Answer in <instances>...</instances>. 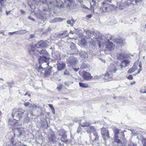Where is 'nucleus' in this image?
Segmentation results:
<instances>
[{
    "label": "nucleus",
    "mask_w": 146,
    "mask_h": 146,
    "mask_svg": "<svg viewBox=\"0 0 146 146\" xmlns=\"http://www.w3.org/2000/svg\"><path fill=\"white\" fill-rule=\"evenodd\" d=\"M35 46H31L28 49L29 53L32 55H40V58L38 59L40 64L43 63L49 66V63L48 62L49 58L48 52L45 50H42L39 51L38 48L35 47Z\"/></svg>",
    "instance_id": "1"
},
{
    "label": "nucleus",
    "mask_w": 146,
    "mask_h": 146,
    "mask_svg": "<svg viewBox=\"0 0 146 146\" xmlns=\"http://www.w3.org/2000/svg\"><path fill=\"white\" fill-rule=\"evenodd\" d=\"M25 111V110L21 108L13 110L12 116L13 119V121H15V123L17 122L21 118Z\"/></svg>",
    "instance_id": "2"
},
{
    "label": "nucleus",
    "mask_w": 146,
    "mask_h": 146,
    "mask_svg": "<svg viewBox=\"0 0 146 146\" xmlns=\"http://www.w3.org/2000/svg\"><path fill=\"white\" fill-rule=\"evenodd\" d=\"M117 70L116 66L113 64H111L108 68L107 73L105 74V79L110 80L112 77V74L115 73Z\"/></svg>",
    "instance_id": "3"
},
{
    "label": "nucleus",
    "mask_w": 146,
    "mask_h": 146,
    "mask_svg": "<svg viewBox=\"0 0 146 146\" xmlns=\"http://www.w3.org/2000/svg\"><path fill=\"white\" fill-rule=\"evenodd\" d=\"M16 129H18V134H17L18 137H20L24 135L25 134V131L23 128H20L22 126L21 123H19L18 122L14 123L12 124H11Z\"/></svg>",
    "instance_id": "4"
},
{
    "label": "nucleus",
    "mask_w": 146,
    "mask_h": 146,
    "mask_svg": "<svg viewBox=\"0 0 146 146\" xmlns=\"http://www.w3.org/2000/svg\"><path fill=\"white\" fill-rule=\"evenodd\" d=\"M49 13L48 11L46 9H43L42 11H38L35 15L38 19H40L44 21L46 19V16Z\"/></svg>",
    "instance_id": "5"
},
{
    "label": "nucleus",
    "mask_w": 146,
    "mask_h": 146,
    "mask_svg": "<svg viewBox=\"0 0 146 146\" xmlns=\"http://www.w3.org/2000/svg\"><path fill=\"white\" fill-rule=\"evenodd\" d=\"M102 5L100 9H102L104 12L109 11L112 10L113 9V6L107 3L106 2L102 3Z\"/></svg>",
    "instance_id": "6"
},
{
    "label": "nucleus",
    "mask_w": 146,
    "mask_h": 146,
    "mask_svg": "<svg viewBox=\"0 0 146 146\" xmlns=\"http://www.w3.org/2000/svg\"><path fill=\"white\" fill-rule=\"evenodd\" d=\"M78 62V59L74 57H68L67 60V63L70 66H76Z\"/></svg>",
    "instance_id": "7"
},
{
    "label": "nucleus",
    "mask_w": 146,
    "mask_h": 146,
    "mask_svg": "<svg viewBox=\"0 0 146 146\" xmlns=\"http://www.w3.org/2000/svg\"><path fill=\"white\" fill-rule=\"evenodd\" d=\"M127 1H125L124 3H122L121 4V6L123 7H124L125 6H129L131 5V6H133L134 5L132 3L133 2L136 3L137 5L141 3V0H127Z\"/></svg>",
    "instance_id": "8"
},
{
    "label": "nucleus",
    "mask_w": 146,
    "mask_h": 146,
    "mask_svg": "<svg viewBox=\"0 0 146 146\" xmlns=\"http://www.w3.org/2000/svg\"><path fill=\"white\" fill-rule=\"evenodd\" d=\"M79 73L85 80H91L93 78V77L90 74L86 71L79 72Z\"/></svg>",
    "instance_id": "9"
},
{
    "label": "nucleus",
    "mask_w": 146,
    "mask_h": 146,
    "mask_svg": "<svg viewBox=\"0 0 146 146\" xmlns=\"http://www.w3.org/2000/svg\"><path fill=\"white\" fill-rule=\"evenodd\" d=\"M39 1L43 3H46L48 5L49 8L51 9L54 7L56 3H57L56 0L50 1H47L46 0H39Z\"/></svg>",
    "instance_id": "10"
},
{
    "label": "nucleus",
    "mask_w": 146,
    "mask_h": 146,
    "mask_svg": "<svg viewBox=\"0 0 146 146\" xmlns=\"http://www.w3.org/2000/svg\"><path fill=\"white\" fill-rule=\"evenodd\" d=\"M101 134L104 140H106L110 137L108 130L104 127L102 129Z\"/></svg>",
    "instance_id": "11"
},
{
    "label": "nucleus",
    "mask_w": 146,
    "mask_h": 146,
    "mask_svg": "<svg viewBox=\"0 0 146 146\" xmlns=\"http://www.w3.org/2000/svg\"><path fill=\"white\" fill-rule=\"evenodd\" d=\"M56 64L57 68L58 71H61L64 70L65 67V64L63 62L59 61H57Z\"/></svg>",
    "instance_id": "12"
},
{
    "label": "nucleus",
    "mask_w": 146,
    "mask_h": 146,
    "mask_svg": "<svg viewBox=\"0 0 146 146\" xmlns=\"http://www.w3.org/2000/svg\"><path fill=\"white\" fill-rule=\"evenodd\" d=\"M87 36L88 37L87 38H90V37L91 35H94L96 36L95 37L96 38H98L99 36V33L98 32H95L94 31H87L86 32Z\"/></svg>",
    "instance_id": "13"
},
{
    "label": "nucleus",
    "mask_w": 146,
    "mask_h": 146,
    "mask_svg": "<svg viewBox=\"0 0 146 146\" xmlns=\"http://www.w3.org/2000/svg\"><path fill=\"white\" fill-rule=\"evenodd\" d=\"M47 45L46 42L43 40H40L38 42V43L36 45H32L31 46H35V47L38 48L42 47H46Z\"/></svg>",
    "instance_id": "14"
},
{
    "label": "nucleus",
    "mask_w": 146,
    "mask_h": 146,
    "mask_svg": "<svg viewBox=\"0 0 146 146\" xmlns=\"http://www.w3.org/2000/svg\"><path fill=\"white\" fill-rule=\"evenodd\" d=\"M52 57L54 60H56L57 61H59L61 60L60 55L58 52H53L52 53Z\"/></svg>",
    "instance_id": "15"
},
{
    "label": "nucleus",
    "mask_w": 146,
    "mask_h": 146,
    "mask_svg": "<svg viewBox=\"0 0 146 146\" xmlns=\"http://www.w3.org/2000/svg\"><path fill=\"white\" fill-rule=\"evenodd\" d=\"M129 62L127 60H124L121 62V64L119 65L120 68L122 69L123 68H125L128 65Z\"/></svg>",
    "instance_id": "16"
},
{
    "label": "nucleus",
    "mask_w": 146,
    "mask_h": 146,
    "mask_svg": "<svg viewBox=\"0 0 146 146\" xmlns=\"http://www.w3.org/2000/svg\"><path fill=\"white\" fill-rule=\"evenodd\" d=\"M106 47L107 49L111 51L113 50L114 49V45L111 42H108Z\"/></svg>",
    "instance_id": "17"
},
{
    "label": "nucleus",
    "mask_w": 146,
    "mask_h": 146,
    "mask_svg": "<svg viewBox=\"0 0 146 146\" xmlns=\"http://www.w3.org/2000/svg\"><path fill=\"white\" fill-rule=\"evenodd\" d=\"M89 127L88 128V129L86 130V131L88 134H91V133H93L96 132V129L95 127L93 126H89Z\"/></svg>",
    "instance_id": "18"
},
{
    "label": "nucleus",
    "mask_w": 146,
    "mask_h": 146,
    "mask_svg": "<svg viewBox=\"0 0 146 146\" xmlns=\"http://www.w3.org/2000/svg\"><path fill=\"white\" fill-rule=\"evenodd\" d=\"M49 141L53 143L56 142V141L57 139L54 133H51L49 137Z\"/></svg>",
    "instance_id": "19"
},
{
    "label": "nucleus",
    "mask_w": 146,
    "mask_h": 146,
    "mask_svg": "<svg viewBox=\"0 0 146 146\" xmlns=\"http://www.w3.org/2000/svg\"><path fill=\"white\" fill-rule=\"evenodd\" d=\"M70 48L72 51L74 53H77L78 51V49L76 48L75 44L73 42H71L70 45Z\"/></svg>",
    "instance_id": "20"
},
{
    "label": "nucleus",
    "mask_w": 146,
    "mask_h": 146,
    "mask_svg": "<svg viewBox=\"0 0 146 146\" xmlns=\"http://www.w3.org/2000/svg\"><path fill=\"white\" fill-rule=\"evenodd\" d=\"M90 137H91L93 139V143H95L96 141L98 140L99 139V136H98V134L97 133H93V135L92 137L90 136Z\"/></svg>",
    "instance_id": "21"
},
{
    "label": "nucleus",
    "mask_w": 146,
    "mask_h": 146,
    "mask_svg": "<svg viewBox=\"0 0 146 146\" xmlns=\"http://www.w3.org/2000/svg\"><path fill=\"white\" fill-rule=\"evenodd\" d=\"M125 41L122 38H119L115 40V43L120 45H123L124 44Z\"/></svg>",
    "instance_id": "22"
},
{
    "label": "nucleus",
    "mask_w": 146,
    "mask_h": 146,
    "mask_svg": "<svg viewBox=\"0 0 146 146\" xmlns=\"http://www.w3.org/2000/svg\"><path fill=\"white\" fill-rule=\"evenodd\" d=\"M90 124V122L85 121L84 122H80L79 125L82 127H88L89 126Z\"/></svg>",
    "instance_id": "23"
},
{
    "label": "nucleus",
    "mask_w": 146,
    "mask_h": 146,
    "mask_svg": "<svg viewBox=\"0 0 146 146\" xmlns=\"http://www.w3.org/2000/svg\"><path fill=\"white\" fill-rule=\"evenodd\" d=\"M29 113L28 112L25 114L24 118V121L25 123H28L29 120V118L28 117Z\"/></svg>",
    "instance_id": "24"
},
{
    "label": "nucleus",
    "mask_w": 146,
    "mask_h": 146,
    "mask_svg": "<svg viewBox=\"0 0 146 146\" xmlns=\"http://www.w3.org/2000/svg\"><path fill=\"white\" fill-rule=\"evenodd\" d=\"M116 142L117 143V145H119L125 146L127 142H124L123 141H122L119 139L116 142Z\"/></svg>",
    "instance_id": "25"
},
{
    "label": "nucleus",
    "mask_w": 146,
    "mask_h": 146,
    "mask_svg": "<svg viewBox=\"0 0 146 146\" xmlns=\"http://www.w3.org/2000/svg\"><path fill=\"white\" fill-rule=\"evenodd\" d=\"M79 55L82 58H86L88 57V54L87 53L84 51L81 52L79 54Z\"/></svg>",
    "instance_id": "26"
},
{
    "label": "nucleus",
    "mask_w": 146,
    "mask_h": 146,
    "mask_svg": "<svg viewBox=\"0 0 146 146\" xmlns=\"http://www.w3.org/2000/svg\"><path fill=\"white\" fill-rule=\"evenodd\" d=\"M89 137L90 138V142L92 145L93 146H99V143H98V140L97 141H96V142H95V143H93V139H92L91 137H90V136L89 135Z\"/></svg>",
    "instance_id": "27"
},
{
    "label": "nucleus",
    "mask_w": 146,
    "mask_h": 146,
    "mask_svg": "<svg viewBox=\"0 0 146 146\" xmlns=\"http://www.w3.org/2000/svg\"><path fill=\"white\" fill-rule=\"evenodd\" d=\"M137 68L136 66H133L132 67L130 68L127 72L129 74H131L134 72L137 69Z\"/></svg>",
    "instance_id": "28"
},
{
    "label": "nucleus",
    "mask_w": 146,
    "mask_h": 146,
    "mask_svg": "<svg viewBox=\"0 0 146 146\" xmlns=\"http://www.w3.org/2000/svg\"><path fill=\"white\" fill-rule=\"evenodd\" d=\"M15 32V35L23 34L26 33L27 32L26 30H20Z\"/></svg>",
    "instance_id": "29"
},
{
    "label": "nucleus",
    "mask_w": 146,
    "mask_h": 146,
    "mask_svg": "<svg viewBox=\"0 0 146 146\" xmlns=\"http://www.w3.org/2000/svg\"><path fill=\"white\" fill-rule=\"evenodd\" d=\"M89 67V65L85 63H82L80 65V68L82 69L88 68Z\"/></svg>",
    "instance_id": "30"
},
{
    "label": "nucleus",
    "mask_w": 146,
    "mask_h": 146,
    "mask_svg": "<svg viewBox=\"0 0 146 146\" xmlns=\"http://www.w3.org/2000/svg\"><path fill=\"white\" fill-rule=\"evenodd\" d=\"M79 84L80 87L83 88H88L89 87L88 85L86 83H84L80 82L79 83Z\"/></svg>",
    "instance_id": "31"
},
{
    "label": "nucleus",
    "mask_w": 146,
    "mask_h": 146,
    "mask_svg": "<svg viewBox=\"0 0 146 146\" xmlns=\"http://www.w3.org/2000/svg\"><path fill=\"white\" fill-rule=\"evenodd\" d=\"M68 34L67 31H65L64 32L60 34V36H62L63 38H64L68 36Z\"/></svg>",
    "instance_id": "32"
},
{
    "label": "nucleus",
    "mask_w": 146,
    "mask_h": 146,
    "mask_svg": "<svg viewBox=\"0 0 146 146\" xmlns=\"http://www.w3.org/2000/svg\"><path fill=\"white\" fill-rule=\"evenodd\" d=\"M121 135V136H120V139L122 140L124 142H127V141L126 138L125 137V134L123 132H122Z\"/></svg>",
    "instance_id": "33"
},
{
    "label": "nucleus",
    "mask_w": 146,
    "mask_h": 146,
    "mask_svg": "<svg viewBox=\"0 0 146 146\" xmlns=\"http://www.w3.org/2000/svg\"><path fill=\"white\" fill-rule=\"evenodd\" d=\"M128 146H137V144L132 141H130L128 143Z\"/></svg>",
    "instance_id": "34"
},
{
    "label": "nucleus",
    "mask_w": 146,
    "mask_h": 146,
    "mask_svg": "<svg viewBox=\"0 0 146 146\" xmlns=\"http://www.w3.org/2000/svg\"><path fill=\"white\" fill-rule=\"evenodd\" d=\"M29 107L30 108H31L34 109H36L37 106L35 104L31 103L30 104Z\"/></svg>",
    "instance_id": "35"
},
{
    "label": "nucleus",
    "mask_w": 146,
    "mask_h": 146,
    "mask_svg": "<svg viewBox=\"0 0 146 146\" xmlns=\"http://www.w3.org/2000/svg\"><path fill=\"white\" fill-rule=\"evenodd\" d=\"M5 3L0 1V12L1 11L2 8L5 5Z\"/></svg>",
    "instance_id": "36"
},
{
    "label": "nucleus",
    "mask_w": 146,
    "mask_h": 146,
    "mask_svg": "<svg viewBox=\"0 0 146 146\" xmlns=\"http://www.w3.org/2000/svg\"><path fill=\"white\" fill-rule=\"evenodd\" d=\"M52 72V71L50 70H48L45 71V73L46 75L48 76L50 75Z\"/></svg>",
    "instance_id": "37"
},
{
    "label": "nucleus",
    "mask_w": 146,
    "mask_h": 146,
    "mask_svg": "<svg viewBox=\"0 0 146 146\" xmlns=\"http://www.w3.org/2000/svg\"><path fill=\"white\" fill-rule=\"evenodd\" d=\"M119 136L117 134H114V140L115 142L118 140V139Z\"/></svg>",
    "instance_id": "38"
},
{
    "label": "nucleus",
    "mask_w": 146,
    "mask_h": 146,
    "mask_svg": "<svg viewBox=\"0 0 146 146\" xmlns=\"http://www.w3.org/2000/svg\"><path fill=\"white\" fill-rule=\"evenodd\" d=\"M113 131L114 133V134H117L119 133V130L117 129L116 128L113 129Z\"/></svg>",
    "instance_id": "39"
},
{
    "label": "nucleus",
    "mask_w": 146,
    "mask_h": 146,
    "mask_svg": "<svg viewBox=\"0 0 146 146\" xmlns=\"http://www.w3.org/2000/svg\"><path fill=\"white\" fill-rule=\"evenodd\" d=\"M117 57L119 59H123L124 58L123 54H117Z\"/></svg>",
    "instance_id": "40"
},
{
    "label": "nucleus",
    "mask_w": 146,
    "mask_h": 146,
    "mask_svg": "<svg viewBox=\"0 0 146 146\" xmlns=\"http://www.w3.org/2000/svg\"><path fill=\"white\" fill-rule=\"evenodd\" d=\"M63 86V85L62 84H59L58 86L57 87V89L59 90H61L62 89V87Z\"/></svg>",
    "instance_id": "41"
},
{
    "label": "nucleus",
    "mask_w": 146,
    "mask_h": 146,
    "mask_svg": "<svg viewBox=\"0 0 146 146\" xmlns=\"http://www.w3.org/2000/svg\"><path fill=\"white\" fill-rule=\"evenodd\" d=\"M59 1V3L60 4V5H58V7H60L62 8H64V7L62 2L61 1Z\"/></svg>",
    "instance_id": "42"
},
{
    "label": "nucleus",
    "mask_w": 146,
    "mask_h": 146,
    "mask_svg": "<svg viewBox=\"0 0 146 146\" xmlns=\"http://www.w3.org/2000/svg\"><path fill=\"white\" fill-rule=\"evenodd\" d=\"M60 136H62V138L64 139H65L67 138V135L66 134V133L62 134L60 133Z\"/></svg>",
    "instance_id": "43"
},
{
    "label": "nucleus",
    "mask_w": 146,
    "mask_h": 146,
    "mask_svg": "<svg viewBox=\"0 0 146 146\" xmlns=\"http://www.w3.org/2000/svg\"><path fill=\"white\" fill-rule=\"evenodd\" d=\"M66 131L64 129H61L60 131L59 132V135H60V133H62V134H64L66 133Z\"/></svg>",
    "instance_id": "44"
},
{
    "label": "nucleus",
    "mask_w": 146,
    "mask_h": 146,
    "mask_svg": "<svg viewBox=\"0 0 146 146\" xmlns=\"http://www.w3.org/2000/svg\"><path fill=\"white\" fill-rule=\"evenodd\" d=\"M43 67H42L41 65H40L38 69V71L41 72V71L43 70Z\"/></svg>",
    "instance_id": "45"
},
{
    "label": "nucleus",
    "mask_w": 146,
    "mask_h": 146,
    "mask_svg": "<svg viewBox=\"0 0 146 146\" xmlns=\"http://www.w3.org/2000/svg\"><path fill=\"white\" fill-rule=\"evenodd\" d=\"M30 104L29 102H25L23 104L24 106L25 107L28 106L29 105H30Z\"/></svg>",
    "instance_id": "46"
},
{
    "label": "nucleus",
    "mask_w": 146,
    "mask_h": 146,
    "mask_svg": "<svg viewBox=\"0 0 146 146\" xmlns=\"http://www.w3.org/2000/svg\"><path fill=\"white\" fill-rule=\"evenodd\" d=\"M67 23L70 24L71 26H72L73 25V23L71 22V21L70 20H68L67 21Z\"/></svg>",
    "instance_id": "47"
},
{
    "label": "nucleus",
    "mask_w": 146,
    "mask_h": 146,
    "mask_svg": "<svg viewBox=\"0 0 146 146\" xmlns=\"http://www.w3.org/2000/svg\"><path fill=\"white\" fill-rule=\"evenodd\" d=\"M133 77L131 75H129L127 77V78L128 79L130 80H132L133 79Z\"/></svg>",
    "instance_id": "48"
},
{
    "label": "nucleus",
    "mask_w": 146,
    "mask_h": 146,
    "mask_svg": "<svg viewBox=\"0 0 146 146\" xmlns=\"http://www.w3.org/2000/svg\"><path fill=\"white\" fill-rule=\"evenodd\" d=\"M142 143L143 146H146V141L144 140L143 141Z\"/></svg>",
    "instance_id": "49"
},
{
    "label": "nucleus",
    "mask_w": 146,
    "mask_h": 146,
    "mask_svg": "<svg viewBox=\"0 0 146 146\" xmlns=\"http://www.w3.org/2000/svg\"><path fill=\"white\" fill-rule=\"evenodd\" d=\"M64 75H69V73L66 70V71L64 72Z\"/></svg>",
    "instance_id": "50"
},
{
    "label": "nucleus",
    "mask_w": 146,
    "mask_h": 146,
    "mask_svg": "<svg viewBox=\"0 0 146 146\" xmlns=\"http://www.w3.org/2000/svg\"><path fill=\"white\" fill-rule=\"evenodd\" d=\"M48 106L51 110L54 108L52 104H48Z\"/></svg>",
    "instance_id": "51"
},
{
    "label": "nucleus",
    "mask_w": 146,
    "mask_h": 146,
    "mask_svg": "<svg viewBox=\"0 0 146 146\" xmlns=\"http://www.w3.org/2000/svg\"><path fill=\"white\" fill-rule=\"evenodd\" d=\"M143 25H141L140 26L141 30L143 31H144V30L143 29Z\"/></svg>",
    "instance_id": "52"
},
{
    "label": "nucleus",
    "mask_w": 146,
    "mask_h": 146,
    "mask_svg": "<svg viewBox=\"0 0 146 146\" xmlns=\"http://www.w3.org/2000/svg\"><path fill=\"white\" fill-rule=\"evenodd\" d=\"M8 34L9 35H10L15 34V32H9L8 33Z\"/></svg>",
    "instance_id": "53"
},
{
    "label": "nucleus",
    "mask_w": 146,
    "mask_h": 146,
    "mask_svg": "<svg viewBox=\"0 0 146 146\" xmlns=\"http://www.w3.org/2000/svg\"><path fill=\"white\" fill-rule=\"evenodd\" d=\"M28 18L30 19L31 20H32V21H35V19L33 18H32L30 16H29L28 17Z\"/></svg>",
    "instance_id": "54"
},
{
    "label": "nucleus",
    "mask_w": 146,
    "mask_h": 146,
    "mask_svg": "<svg viewBox=\"0 0 146 146\" xmlns=\"http://www.w3.org/2000/svg\"><path fill=\"white\" fill-rule=\"evenodd\" d=\"M80 127H79L78 128V130L77 131V133H79L80 132Z\"/></svg>",
    "instance_id": "55"
},
{
    "label": "nucleus",
    "mask_w": 146,
    "mask_h": 146,
    "mask_svg": "<svg viewBox=\"0 0 146 146\" xmlns=\"http://www.w3.org/2000/svg\"><path fill=\"white\" fill-rule=\"evenodd\" d=\"M52 110V113L54 114H55V110L54 108Z\"/></svg>",
    "instance_id": "56"
},
{
    "label": "nucleus",
    "mask_w": 146,
    "mask_h": 146,
    "mask_svg": "<svg viewBox=\"0 0 146 146\" xmlns=\"http://www.w3.org/2000/svg\"><path fill=\"white\" fill-rule=\"evenodd\" d=\"M92 16V14H90L89 15H88L86 16V17H88V18H90Z\"/></svg>",
    "instance_id": "57"
},
{
    "label": "nucleus",
    "mask_w": 146,
    "mask_h": 146,
    "mask_svg": "<svg viewBox=\"0 0 146 146\" xmlns=\"http://www.w3.org/2000/svg\"><path fill=\"white\" fill-rule=\"evenodd\" d=\"M34 37V35H30L29 36V38H31Z\"/></svg>",
    "instance_id": "58"
},
{
    "label": "nucleus",
    "mask_w": 146,
    "mask_h": 146,
    "mask_svg": "<svg viewBox=\"0 0 146 146\" xmlns=\"http://www.w3.org/2000/svg\"><path fill=\"white\" fill-rule=\"evenodd\" d=\"M20 11L21 13L23 15H24L25 13V12L22 10H20Z\"/></svg>",
    "instance_id": "59"
},
{
    "label": "nucleus",
    "mask_w": 146,
    "mask_h": 146,
    "mask_svg": "<svg viewBox=\"0 0 146 146\" xmlns=\"http://www.w3.org/2000/svg\"><path fill=\"white\" fill-rule=\"evenodd\" d=\"M74 70V71L76 72H77L79 70V68H78V69H77L76 68H73Z\"/></svg>",
    "instance_id": "60"
},
{
    "label": "nucleus",
    "mask_w": 146,
    "mask_h": 146,
    "mask_svg": "<svg viewBox=\"0 0 146 146\" xmlns=\"http://www.w3.org/2000/svg\"><path fill=\"white\" fill-rule=\"evenodd\" d=\"M10 12V11H6V14L7 15H8L9 14Z\"/></svg>",
    "instance_id": "61"
},
{
    "label": "nucleus",
    "mask_w": 146,
    "mask_h": 146,
    "mask_svg": "<svg viewBox=\"0 0 146 146\" xmlns=\"http://www.w3.org/2000/svg\"><path fill=\"white\" fill-rule=\"evenodd\" d=\"M92 2L93 3V5H94L95 4V0H92Z\"/></svg>",
    "instance_id": "62"
},
{
    "label": "nucleus",
    "mask_w": 146,
    "mask_h": 146,
    "mask_svg": "<svg viewBox=\"0 0 146 146\" xmlns=\"http://www.w3.org/2000/svg\"><path fill=\"white\" fill-rule=\"evenodd\" d=\"M135 81H133V82H131L130 84L131 85H133V84H135Z\"/></svg>",
    "instance_id": "63"
},
{
    "label": "nucleus",
    "mask_w": 146,
    "mask_h": 146,
    "mask_svg": "<svg viewBox=\"0 0 146 146\" xmlns=\"http://www.w3.org/2000/svg\"><path fill=\"white\" fill-rule=\"evenodd\" d=\"M141 68H140L139 69L138 71V73H137L138 74H139L140 73L141 71Z\"/></svg>",
    "instance_id": "64"
}]
</instances>
